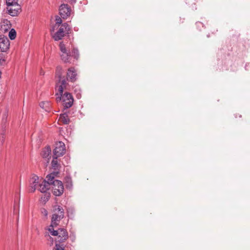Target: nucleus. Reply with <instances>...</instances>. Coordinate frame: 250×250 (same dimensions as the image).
I'll list each match as a JSON object with an SVG mask.
<instances>
[{
  "label": "nucleus",
  "instance_id": "obj_1",
  "mask_svg": "<svg viewBox=\"0 0 250 250\" xmlns=\"http://www.w3.org/2000/svg\"><path fill=\"white\" fill-rule=\"evenodd\" d=\"M62 71L61 67L58 66L57 67L56 77H58L59 80L56 85V90L57 91L56 94V95L57 96L56 100L57 102L62 101L64 108H69L72 106L74 99L70 93L65 92L63 94L64 90H65L66 88L67 83L65 80H62Z\"/></svg>",
  "mask_w": 250,
  "mask_h": 250
},
{
  "label": "nucleus",
  "instance_id": "obj_2",
  "mask_svg": "<svg viewBox=\"0 0 250 250\" xmlns=\"http://www.w3.org/2000/svg\"><path fill=\"white\" fill-rule=\"evenodd\" d=\"M55 174L51 173L46 176V179L51 183L52 191L55 196H61L63 193L64 187L62 183L58 180H55Z\"/></svg>",
  "mask_w": 250,
  "mask_h": 250
},
{
  "label": "nucleus",
  "instance_id": "obj_3",
  "mask_svg": "<svg viewBox=\"0 0 250 250\" xmlns=\"http://www.w3.org/2000/svg\"><path fill=\"white\" fill-rule=\"evenodd\" d=\"M64 210L63 208L59 205L54 206L51 219L52 224L58 225L60 221L64 218Z\"/></svg>",
  "mask_w": 250,
  "mask_h": 250
},
{
  "label": "nucleus",
  "instance_id": "obj_4",
  "mask_svg": "<svg viewBox=\"0 0 250 250\" xmlns=\"http://www.w3.org/2000/svg\"><path fill=\"white\" fill-rule=\"evenodd\" d=\"M70 28L68 23H64L62 24L58 30L52 35L53 39L56 41H58L66 35L69 33Z\"/></svg>",
  "mask_w": 250,
  "mask_h": 250
},
{
  "label": "nucleus",
  "instance_id": "obj_5",
  "mask_svg": "<svg viewBox=\"0 0 250 250\" xmlns=\"http://www.w3.org/2000/svg\"><path fill=\"white\" fill-rule=\"evenodd\" d=\"M60 48L61 51V59L64 62H69L71 53L70 51V49L66 47L65 44L61 42L60 43Z\"/></svg>",
  "mask_w": 250,
  "mask_h": 250
},
{
  "label": "nucleus",
  "instance_id": "obj_6",
  "mask_svg": "<svg viewBox=\"0 0 250 250\" xmlns=\"http://www.w3.org/2000/svg\"><path fill=\"white\" fill-rule=\"evenodd\" d=\"M65 152V146L64 144L62 142H59L56 144L55 148L53 151V155L54 158L63 155Z\"/></svg>",
  "mask_w": 250,
  "mask_h": 250
},
{
  "label": "nucleus",
  "instance_id": "obj_7",
  "mask_svg": "<svg viewBox=\"0 0 250 250\" xmlns=\"http://www.w3.org/2000/svg\"><path fill=\"white\" fill-rule=\"evenodd\" d=\"M10 42L8 38L4 35H0V51L5 52L9 48Z\"/></svg>",
  "mask_w": 250,
  "mask_h": 250
},
{
  "label": "nucleus",
  "instance_id": "obj_8",
  "mask_svg": "<svg viewBox=\"0 0 250 250\" xmlns=\"http://www.w3.org/2000/svg\"><path fill=\"white\" fill-rule=\"evenodd\" d=\"M59 13L62 18L66 19L70 15V7L67 4H62L60 7Z\"/></svg>",
  "mask_w": 250,
  "mask_h": 250
},
{
  "label": "nucleus",
  "instance_id": "obj_9",
  "mask_svg": "<svg viewBox=\"0 0 250 250\" xmlns=\"http://www.w3.org/2000/svg\"><path fill=\"white\" fill-rule=\"evenodd\" d=\"M41 182L39 181V178L36 175H33L30 179V188L29 191L31 192H34L37 188L38 185Z\"/></svg>",
  "mask_w": 250,
  "mask_h": 250
},
{
  "label": "nucleus",
  "instance_id": "obj_10",
  "mask_svg": "<svg viewBox=\"0 0 250 250\" xmlns=\"http://www.w3.org/2000/svg\"><path fill=\"white\" fill-rule=\"evenodd\" d=\"M46 178V180H42L41 179V182L39 184V190L42 193H45L50 188L51 183Z\"/></svg>",
  "mask_w": 250,
  "mask_h": 250
},
{
  "label": "nucleus",
  "instance_id": "obj_11",
  "mask_svg": "<svg viewBox=\"0 0 250 250\" xmlns=\"http://www.w3.org/2000/svg\"><path fill=\"white\" fill-rule=\"evenodd\" d=\"M21 10V6L19 4L7 6V13L12 16H16L19 13Z\"/></svg>",
  "mask_w": 250,
  "mask_h": 250
},
{
  "label": "nucleus",
  "instance_id": "obj_12",
  "mask_svg": "<svg viewBox=\"0 0 250 250\" xmlns=\"http://www.w3.org/2000/svg\"><path fill=\"white\" fill-rule=\"evenodd\" d=\"M77 73L73 67H71L68 69L67 72V79L72 82H75L77 79Z\"/></svg>",
  "mask_w": 250,
  "mask_h": 250
},
{
  "label": "nucleus",
  "instance_id": "obj_13",
  "mask_svg": "<svg viewBox=\"0 0 250 250\" xmlns=\"http://www.w3.org/2000/svg\"><path fill=\"white\" fill-rule=\"evenodd\" d=\"M11 24L7 20H3L1 22L0 30L3 32H6L11 29Z\"/></svg>",
  "mask_w": 250,
  "mask_h": 250
},
{
  "label": "nucleus",
  "instance_id": "obj_14",
  "mask_svg": "<svg viewBox=\"0 0 250 250\" xmlns=\"http://www.w3.org/2000/svg\"><path fill=\"white\" fill-rule=\"evenodd\" d=\"M58 231V236L60 238L59 241L60 242H63L68 238V233L66 229H60Z\"/></svg>",
  "mask_w": 250,
  "mask_h": 250
},
{
  "label": "nucleus",
  "instance_id": "obj_15",
  "mask_svg": "<svg viewBox=\"0 0 250 250\" xmlns=\"http://www.w3.org/2000/svg\"><path fill=\"white\" fill-rule=\"evenodd\" d=\"M51 149L50 146L45 147L42 151L41 155L43 158L49 160L50 158Z\"/></svg>",
  "mask_w": 250,
  "mask_h": 250
},
{
  "label": "nucleus",
  "instance_id": "obj_16",
  "mask_svg": "<svg viewBox=\"0 0 250 250\" xmlns=\"http://www.w3.org/2000/svg\"><path fill=\"white\" fill-rule=\"evenodd\" d=\"M59 120L62 122L64 124H68L70 122V120L67 114L63 113L60 115Z\"/></svg>",
  "mask_w": 250,
  "mask_h": 250
},
{
  "label": "nucleus",
  "instance_id": "obj_17",
  "mask_svg": "<svg viewBox=\"0 0 250 250\" xmlns=\"http://www.w3.org/2000/svg\"><path fill=\"white\" fill-rule=\"evenodd\" d=\"M58 225H54L51 223L50 226L47 229V230L50 232V234H51L53 236H57L58 235V230H55L54 229V227H56Z\"/></svg>",
  "mask_w": 250,
  "mask_h": 250
},
{
  "label": "nucleus",
  "instance_id": "obj_18",
  "mask_svg": "<svg viewBox=\"0 0 250 250\" xmlns=\"http://www.w3.org/2000/svg\"><path fill=\"white\" fill-rule=\"evenodd\" d=\"M56 23L55 25L52 28L51 32L54 31L56 27H59L61 24L62 22V19L58 16H57L55 18Z\"/></svg>",
  "mask_w": 250,
  "mask_h": 250
},
{
  "label": "nucleus",
  "instance_id": "obj_19",
  "mask_svg": "<svg viewBox=\"0 0 250 250\" xmlns=\"http://www.w3.org/2000/svg\"><path fill=\"white\" fill-rule=\"evenodd\" d=\"M17 33L15 30L13 28L10 29L8 34V36L11 40H14L16 37Z\"/></svg>",
  "mask_w": 250,
  "mask_h": 250
},
{
  "label": "nucleus",
  "instance_id": "obj_20",
  "mask_svg": "<svg viewBox=\"0 0 250 250\" xmlns=\"http://www.w3.org/2000/svg\"><path fill=\"white\" fill-rule=\"evenodd\" d=\"M6 64V56L5 54L0 53V65H4Z\"/></svg>",
  "mask_w": 250,
  "mask_h": 250
},
{
  "label": "nucleus",
  "instance_id": "obj_21",
  "mask_svg": "<svg viewBox=\"0 0 250 250\" xmlns=\"http://www.w3.org/2000/svg\"><path fill=\"white\" fill-rule=\"evenodd\" d=\"M53 159L51 162L52 167L54 169H57L58 167L59 164L57 161V158H54V156L53 155Z\"/></svg>",
  "mask_w": 250,
  "mask_h": 250
},
{
  "label": "nucleus",
  "instance_id": "obj_22",
  "mask_svg": "<svg viewBox=\"0 0 250 250\" xmlns=\"http://www.w3.org/2000/svg\"><path fill=\"white\" fill-rule=\"evenodd\" d=\"M71 56H73L75 59L77 60L79 56V51L77 48H74L73 49Z\"/></svg>",
  "mask_w": 250,
  "mask_h": 250
},
{
  "label": "nucleus",
  "instance_id": "obj_23",
  "mask_svg": "<svg viewBox=\"0 0 250 250\" xmlns=\"http://www.w3.org/2000/svg\"><path fill=\"white\" fill-rule=\"evenodd\" d=\"M18 0H6L7 6H12L13 5L19 4Z\"/></svg>",
  "mask_w": 250,
  "mask_h": 250
},
{
  "label": "nucleus",
  "instance_id": "obj_24",
  "mask_svg": "<svg viewBox=\"0 0 250 250\" xmlns=\"http://www.w3.org/2000/svg\"><path fill=\"white\" fill-rule=\"evenodd\" d=\"M66 186L67 188H71L72 186V180L70 177H67L65 178Z\"/></svg>",
  "mask_w": 250,
  "mask_h": 250
},
{
  "label": "nucleus",
  "instance_id": "obj_25",
  "mask_svg": "<svg viewBox=\"0 0 250 250\" xmlns=\"http://www.w3.org/2000/svg\"><path fill=\"white\" fill-rule=\"evenodd\" d=\"M55 250H64V247L60 244H56Z\"/></svg>",
  "mask_w": 250,
  "mask_h": 250
},
{
  "label": "nucleus",
  "instance_id": "obj_26",
  "mask_svg": "<svg viewBox=\"0 0 250 250\" xmlns=\"http://www.w3.org/2000/svg\"><path fill=\"white\" fill-rule=\"evenodd\" d=\"M42 213L44 214L45 216L47 215V211L46 209H43V211H42Z\"/></svg>",
  "mask_w": 250,
  "mask_h": 250
},
{
  "label": "nucleus",
  "instance_id": "obj_27",
  "mask_svg": "<svg viewBox=\"0 0 250 250\" xmlns=\"http://www.w3.org/2000/svg\"><path fill=\"white\" fill-rule=\"evenodd\" d=\"M45 104V102H42L40 104V105L41 107L43 108L44 107V104Z\"/></svg>",
  "mask_w": 250,
  "mask_h": 250
},
{
  "label": "nucleus",
  "instance_id": "obj_28",
  "mask_svg": "<svg viewBox=\"0 0 250 250\" xmlns=\"http://www.w3.org/2000/svg\"><path fill=\"white\" fill-rule=\"evenodd\" d=\"M77 97L78 98H80V97H81V95H80V94H77Z\"/></svg>",
  "mask_w": 250,
  "mask_h": 250
},
{
  "label": "nucleus",
  "instance_id": "obj_29",
  "mask_svg": "<svg viewBox=\"0 0 250 250\" xmlns=\"http://www.w3.org/2000/svg\"><path fill=\"white\" fill-rule=\"evenodd\" d=\"M72 2H75L76 0H70Z\"/></svg>",
  "mask_w": 250,
  "mask_h": 250
},
{
  "label": "nucleus",
  "instance_id": "obj_30",
  "mask_svg": "<svg viewBox=\"0 0 250 250\" xmlns=\"http://www.w3.org/2000/svg\"><path fill=\"white\" fill-rule=\"evenodd\" d=\"M47 236H49V235L48 234H45V236L46 237Z\"/></svg>",
  "mask_w": 250,
  "mask_h": 250
},
{
  "label": "nucleus",
  "instance_id": "obj_31",
  "mask_svg": "<svg viewBox=\"0 0 250 250\" xmlns=\"http://www.w3.org/2000/svg\"><path fill=\"white\" fill-rule=\"evenodd\" d=\"M74 30H75V31H77V28L74 27Z\"/></svg>",
  "mask_w": 250,
  "mask_h": 250
},
{
  "label": "nucleus",
  "instance_id": "obj_32",
  "mask_svg": "<svg viewBox=\"0 0 250 250\" xmlns=\"http://www.w3.org/2000/svg\"><path fill=\"white\" fill-rule=\"evenodd\" d=\"M50 239H52V238L51 237H50ZM52 241L53 242V240H52Z\"/></svg>",
  "mask_w": 250,
  "mask_h": 250
}]
</instances>
